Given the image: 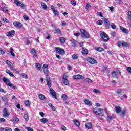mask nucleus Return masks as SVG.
<instances>
[{"mask_svg":"<svg viewBox=\"0 0 131 131\" xmlns=\"http://www.w3.org/2000/svg\"><path fill=\"white\" fill-rule=\"evenodd\" d=\"M6 36L11 37V36H13V35H15V31L14 30L10 31L9 32H7L6 33Z\"/></svg>","mask_w":131,"mask_h":131,"instance_id":"obj_13","label":"nucleus"},{"mask_svg":"<svg viewBox=\"0 0 131 131\" xmlns=\"http://www.w3.org/2000/svg\"><path fill=\"white\" fill-rule=\"evenodd\" d=\"M97 15L101 18H104V15H103V13H102V12H98Z\"/></svg>","mask_w":131,"mask_h":131,"instance_id":"obj_53","label":"nucleus"},{"mask_svg":"<svg viewBox=\"0 0 131 131\" xmlns=\"http://www.w3.org/2000/svg\"><path fill=\"white\" fill-rule=\"evenodd\" d=\"M54 14V16H58V15H59V11H58V10H55V11H53Z\"/></svg>","mask_w":131,"mask_h":131,"instance_id":"obj_51","label":"nucleus"},{"mask_svg":"<svg viewBox=\"0 0 131 131\" xmlns=\"http://www.w3.org/2000/svg\"><path fill=\"white\" fill-rule=\"evenodd\" d=\"M121 46L123 48H127V47H128V43H127V42H123L121 41H118V47L120 48Z\"/></svg>","mask_w":131,"mask_h":131,"instance_id":"obj_6","label":"nucleus"},{"mask_svg":"<svg viewBox=\"0 0 131 131\" xmlns=\"http://www.w3.org/2000/svg\"><path fill=\"white\" fill-rule=\"evenodd\" d=\"M40 121L41 122H42V123H46V122H48V121H49V120H48V119H47L46 118H43L40 119Z\"/></svg>","mask_w":131,"mask_h":131,"instance_id":"obj_29","label":"nucleus"},{"mask_svg":"<svg viewBox=\"0 0 131 131\" xmlns=\"http://www.w3.org/2000/svg\"><path fill=\"white\" fill-rule=\"evenodd\" d=\"M110 26L112 27V29H116V25L114 23L110 24Z\"/></svg>","mask_w":131,"mask_h":131,"instance_id":"obj_42","label":"nucleus"},{"mask_svg":"<svg viewBox=\"0 0 131 131\" xmlns=\"http://www.w3.org/2000/svg\"><path fill=\"white\" fill-rule=\"evenodd\" d=\"M38 97L40 100H41V101H45V100H46V96H45V95L42 94H39Z\"/></svg>","mask_w":131,"mask_h":131,"instance_id":"obj_21","label":"nucleus"},{"mask_svg":"<svg viewBox=\"0 0 131 131\" xmlns=\"http://www.w3.org/2000/svg\"><path fill=\"white\" fill-rule=\"evenodd\" d=\"M126 70H127V71H128V72H129V73H130L131 74V67H127Z\"/></svg>","mask_w":131,"mask_h":131,"instance_id":"obj_56","label":"nucleus"},{"mask_svg":"<svg viewBox=\"0 0 131 131\" xmlns=\"http://www.w3.org/2000/svg\"><path fill=\"white\" fill-rule=\"evenodd\" d=\"M42 68L44 71V74L48 75V74L49 73V66H48V64H44L43 65Z\"/></svg>","mask_w":131,"mask_h":131,"instance_id":"obj_8","label":"nucleus"},{"mask_svg":"<svg viewBox=\"0 0 131 131\" xmlns=\"http://www.w3.org/2000/svg\"><path fill=\"white\" fill-rule=\"evenodd\" d=\"M8 66L10 69H13V68H14V65H13L12 63H10Z\"/></svg>","mask_w":131,"mask_h":131,"instance_id":"obj_57","label":"nucleus"},{"mask_svg":"<svg viewBox=\"0 0 131 131\" xmlns=\"http://www.w3.org/2000/svg\"><path fill=\"white\" fill-rule=\"evenodd\" d=\"M5 131H12V128H9V127H6V129Z\"/></svg>","mask_w":131,"mask_h":131,"instance_id":"obj_64","label":"nucleus"},{"mask_svg":"<svg viewBox=\"0 0 131 131\" xmlns=\"http://www.w3.org/2000/svg\"><path fill=\"white\" fill-rule=\"evenodd\" d=\"M6 128H7V127H6V128L1 127L0 131H6Z\"/></svg>","mask_w":131,"mask_h":131,"instance_id":"obj_63","label":"nucleus"},{"mask_svg":"<svg viewBox=\"0 0 131 131\" xmlns=\"http://www.w3.org/2000/svg\"><path fill=\"white\" fill-rule=\"evenodd\" d=\"M24 43H25V45H30V40H29V39H28V38H25Z\"/></svg>","mask_w":131,"mask_h":131,"instance_id":"obj_31","label":"nucleus"},{"mask_svg":"<svg viewBox=\"0 0 131 131\" xmlns=\"http://www.w3.org/2000/svg\"><path fill=\"white\" fill-rule=\"evenodd\" d=\"M17 6L18 7H21V8H24L25 7L24 4L20 1L18 2V3H17Z\"/></svg>","mask_w":131,"mask_h":131,"instance_id":"obj_32","label":"nucleus"},{"mask_svg":"<svg viewBox=\"0 0 131 131\" xmlns=\"http://www.w3.org/2000/svg\"><path fill=\"white\" fill-rule=\"evenodd\" d=\"M96 23L98 25H102L103 24V21L102 20H98Z\"/></svg>","mask_w":131,"mask_h":131,"instance_id":"obj_55","label":"nucleus"},{"mask_svg":"<svg viewBox=\"0 0 131 131\" xmlns=\"http://www.w3.org/2000/svg\"><path fill=\"white\" fill-rule=\"evenodd\" d=\"M93 92L94 93H100V90H98V89H94Z\"/></svg>","mask_w":131,"mask_h":131,"instance_id":"obj_58","label":"nucleus"},{"mask_svg":"<svg viewBox=\"0 0 131 131\" xmlns=\"http://www.w3.org/2000/svg\"><path fill=\"white\" fill-rule=\"evenodd\" d=\"M10 115V112H8V109L5 108L3 110V117H8Z\"/></svg>","mask_w":131,"mask_h":131,"instance_id":"obj_12","label":"nucleus"},{"mask_svg":"<svg viewBox=\"0 0 131 131\" xmlns=\"http://www.w3.org/2000/svg\"><path fill=\"white\" fill-rule=\"evenodd\" d=\"M95 50H96V51H98V52H103V51H104V49H103V48L98 47H95Z\"/></svg>","mask_w":131,"mask_h":131,"instance_id":"obj_26","label":"nucleus"},{"mask_svg":"<svg viewBox=\"0 0 131 131\" xmlns=\"http://www.w3.org/2000/svg\"><path fill=\"white\" fill-rule=\"evenodd\" d=\"M73 79H84V77L81 75H76L73 76Z\"/></svg>","mask_w":131,"mask_h":131,"instance_id":"obj_14","label":"nucleus"},{"mask_svg":"<svg viewBox=\"0 0 131 131\" xmlns=\"http://www.w3.org/2000/svg\"><path fill=\"white\" fill-rule=\"evenodd\" d=\"M107 118L108 119H109L110 120H112V119H114L115 118H114V116H113L108 115L107 116Z\"/></svg>","mask_w":131,"mask_h":131,"instance_id":"obj_45","label":"nucleus"},{"mask_svg":"<svg viewBox=\"0 0 131 131\" xmlns=\"http://www.w3.org/2000/svg\"><path fill=\"white\" fill-rule=\"evenodd\" d=\"M2 80L4 81V82H5V83H6L8 86L12 88V89H13L14 90L17 89L16 85L10 83V80L8 79L7 78L3 77L2 78Z\"/></svg>","mask_w":131,"mask_h":131,"instance_id":"obj_1","label":"nucleus"},{"mask_svg":"<svg viewBox=\"0 0 131 131\" xmlns=\"http://www.w3.org/2000/svg\"><path fill=\"white\" fill-rule=\"evenodd\" d=\"M72 58L73 60H76V59H78V55L73 54L72 56Z\"/></svg>","mask_w":131,"mask_h":131,"instance_id":"obj_33","label":"nucleus"},{"mask_svg":"<svg viewBox=\"0 0 131 131\" xmlns=\"http://www.w3.org/2000/svg\"><path fill=\"white\" fill-rule=\"evenodd\" d=\"M67 77H68L67 74H64L63 75V78H62V80H68Z\"/></svg>","mask_w":131,"mask_h":131,"instance_id":"obj_52","label":"nucleus"},{"mask_svg":"<svg viewBox=\"0 0 131 131\" xmlns=\"http://www.w3.org/2000/svg\"><path fill=\"white\" fill-rule=\"evenodd\" d=\"M103 22L105 24V27L106 28V29H109V28H110V21L105 18L103 20Z\"/></svg>","mask_w":131,"mask_h":131,"instance_id":"obj_10","label":"nucleus"},{"mask_svg":"<svg viewBox=\"0 0 131 131\" xmlns=\"http://www.w3.org/2000/svg\"><path fill=\"white\" fill-rule=\"evenodd\" d=\"M41 6L42 7L44 10H47V9H48V6H47L46 3H42Z\"/></svg>","mask_w":131,"mask_h":131,"instance_id":"obj_34","label":"nucleus"},{"mask_svg":"<svg viewBox=\"0 0 131 131\" xmlns=\"http://www.w3.org/2000/svg\"><path fill=\"white\" fill-rule=\"evenodd\" d=\"M63 83L65 85H69V82L68 81V79L67 80H62Z\"/></svg>","mask_w":131,"mask_h":131,"instance_id":"obj_47","label":"nucleus"},{"mask_svg":"<svg viewBox=\"0 0 131 131\" xmlns=\"http://www.w3.org/2000/svg\"><path fill=\"white\" fill-rule=\"evenodd\" d=\"M86 61L90 64H97V60L91 57H88L86 59Z\"/></svg>","mask_w":131,"mask_h":131,"instance_id":"obj_9","label":"nucleus"},{"mask_svg":"<svg viewBox=\"0 0 131 131\" xmlns=\"http://www.w3.org/2000/svg\"><path fill=\"white\" fill-rule=\"evenodd\" d=\"M85 82H87L88 83H92V80L87 78L85 79Z\"/></svg>","mask_w":131,"mask_h":131,"instance_id":"obj_41","label":"nucleus"},{"mask_svg":"<svg viewBox=\"0 0 131 131\" xmlns=\"http://www.w3.org/2000/svg\"><path fill=\"white\" fill-rule=\"evenodd\" d=\"M55 32L57 33V34H61L62 32H61V30L59 28H56L55 29Z\"/></svg>","mask_w":131,"mask_h":131,"instance_id":"obj_30","label":"nucleus"},{"mask_svg":"<svg viewBox=\"0 0 131 131\" xmlns=\"http://www.w3.org/2000/svg\"><path fill=\"white\" fill-rule=\"evenodd\" d=\"M46 76V81L51 80V77L49 76V73L47 74H45Z\"/></svg>","mask_w":131,"mask_h":131,"instance_id":"obj_46","label":"nucleus"},{"mask_svg":"<svg viewBox=\"0 0 131 131\" xmlns=\"http://www.w3.org/2000/svg\"><path fill=\"white\" fill-rule=\"evenodd\" d=\"M35 67H36V70H37L38 71H39V70L41 69V65H40V64L38 63H36L35 64Z\"/></svg>","mask_w":131,"mask_h":131,"instance_id":"obj_23","label":"nucleus"},{"mask_svg":"<svg viewBox=\"0 0 131 131\" xmlns=\"http://www.w3.org/2000/svg\"><path fill=\"white\" fill-rule=\"evenodd\" d=\"M25 129H26L27 131H34V130H33V129L31 128V127H25Z\"/></svg>","mask_w":131,"mask_h":131,"instance_id":"obj_50","label":"nucleus"},{"mask_svg":"<svg viewBox=\"0 0 131 131\" xmlns=\"http://www.w3.org/2000/svg\"><path fill=\"white\" fill-rule=\"evenodd\" d=\"M116 34V32L115 31L112 32L111 34L112 36H115Z\"/></svg>","mask_w":131,"mask_h":131,"instance_id":"obj_59","label":"nucleus"},{"mask_svg":"<svg viewBox=\"0 0 131 131\" xmlns=\"http://www.w3.org/2000/svg\"><path fill=\"white\" fill-rule=\"evenodd\" d=\"M120 29L123 33H125L126 34H128V33H129V31L122 26H120Z\"/></svg>","mask_w":131,"mask_h":131,"instance_id":"obj_11","label":"nucleus"},{"mask_svg":"<svg viewBox=\"0 0 131 131\" xmlns=\"http://www.w3.org/2000/svg\"><path fill=\"white\" fill-rule=\"evenodd\" d=\"M121 93H122V90H121V89H119V90H117V95H120V94H121Z\"/></svg>","mask_w":131,"mask_h":131,"instance_id":"obj_54","label":"nucleus"},{"mask_svg":"<svg viewBox=\"0 0 131 131\" xmlns=\"http://www.w3.org/2000/svg\"><path fill=\"white\" fill-rule=\"evenodd\" d=\"M50 94L52 95L53 98H54V99H57V94H56V92H55V91L53 90V89H50Z\"/></svg>","mask_w":131,"mask_h":131,"instance_id":"obj_16","label":"nucleus"},{"mask_svg":"<svg viewBox=\"0 0 131 131\" xmlns=\"http://www.w3.org/2000/svg\"><path fill=\"white\" fill-rule=\"evenodd\" d=\"M60 41L61 43H64V42H65V41H66L65 38L61 37L60 39Z\"/></svg>","mask_w":131,"mask_h":131,"instance_id":"obj_43","label":"nucleus"},{"mask_svg":"<svg viewBox=\"0 0 131 131\" xmlns=\"http://www.w3.org/2000/svg\"><path fill=\"white\" fill-rule=\"evenodd\" d=\"M80 32L81 37L83 38V39L90 38V34H89V33L86 31V30L83 29H81Z\"/></svg>","mask_w":131,"mask_h":131,"instance_id":"obj_2","label":"nucleus"},{"mask_svg":"<svg viewBox=\"0 0 131 131\" xmlns=\"http://www.w3.org/2000/svg\"><path fill=\"white\" fill-rule=\"evenodd\" d=\"M46 81H47V83L48 88H51V86H52V81H51V80Z\"/></svg>","mask_w":131,"mask_h":131,"instance_id":"obj_37","label":"nucleus"},{"mask_svg":"<svg viewBox=\"0 0 131 131\" xmlns=\"http://www.w3.org/2000/svg\"><path fill=\"white\" fill-rule=\"evenodd\" d=\"M13 71H14L15 72V73H17V74L20 73L19 70H17L16 69H14Z\"/></svg>","mask_w":131,"mask_h":131,"instance_id":"obj_62","label":"nucleus"},{"mask_svg":"<svg viewBox=\"0 0 131 131\" xmlns=\"http://www.w3.org/2000/svg\"><path fill=\"white\" fill-rule=\"evenodd\" d=\"M84 102L85 104H86V105H87V106H92V105H93L92 104V102L91 101H89V99H85Z\"/></svg>","mask_w":131,"mask_h":131,"instance_id":"obj_24","label":"nucleus"},{"mask_svg":"<svg viewBox=\"0 0 131 131\" xmlns=\"http://www.w3.org/2000/svg\"><path fill=\"white\" fill-rule=\"evenodd\" d=\"M86 128H88V129H91L92 128V123H87L85 124Z\"/></svg>","mask_w":131,"mask_h":131,"instance_id":"obj_27","label":"nucleus"},{"mask_svg":"<svg viewBox=\"0 0 131 131\" xmlns=\"http://www.w3.org/2000/svg\"><path fill=\"white\" fill-rule=\"evenodd\" d=\"M74 123L76 126H79L80 125V122L78 120L75 121Z\"/></svg>","mask_w":131,"mask_h":131,"instance_id":"obj_36","label":"nucleus"},{"mask_svg":"<svg viewBox=\"0 0 131 131\" xmlns=\"http://www.w3.org/2000/svg\"><path fill=\"white\" fill-rule=\"evenodd\" d=\"M67 97V95H66V94H63L62 95V98L64 100H66V98Z\"/></svg>","mask_w":131,"mask_h":131,"instance_id":"obj_61","label":"nucleus"},{"mask_svg":"<svg viewBox=\"0 0 131 131\" xmlns=\"http://www.w3.org/2000/svg\"><path fill=\"white\" fill-rule=\"evenodd\" d=\"M121 116H122V117H124V116H125V110H122L121 113Z\"/></svg>","mask_w":131,"mask_h":131,"instance_id":"obj_39","label":"nucleus"},{"mask_svg":"<svg viewBox=\"0 0 131 131\" xmlns=\"http://www.w3.org/2000/svg\"><path fill=\"white\" fill-rule=\"evenodd\" d=\"M102 70L104 72H106V73H110V70L107 67H103L102 68Z\"/></svg>","mask_w":131,"mask_h":131,"instance_id":"obj_22","label":"nucleus"},{"mask_svg":"<svg viewBox=\"0 0 131 131\" xmlns=\"http://www.w3.org/2000/svg\"><path fill=\"white\" fill-rule=\"evenodd\" d=\"M88 49H86V48L83 47L82 48V51H81V53L83 55H84L85 56H86V55H88Z\"/></svg>","mask_w":131,"mask_h":131,"instance_id":"obj_19","label":"nucleus"},{"mask_svg":"<svg viewBox=\"0 0 131 131\" xmlns=\"http://www.w3.org/2000/svg\"><path fill=\"white\" fill-rule=\"evenodd\" d=\"M13 25H14L15 27H18V28H21V27H22V24L20 22L14 21L13 22Z\"/></svg>","mask_w":131,"mask_h":131,"instance_id":"obj_17","label":"nucleus"},{"mask_svg":"<svg viewBox=\"0 0 131 131\" xmlns=\"http://www.w3.org/2000/svg\"><path fill=\"white\" fill-rule=\"evenodd\" d=\"M100 36L101 37V41L104 42H106V41L109 40V36L107 35L105 32H101L100 33Z\"/></svg>","mask_w":131,"mask_h":131,"instance_id":"obj_3","label":"nucleus"},{"mask_svg":"<svg viewBox=\"0 0 131 131\" xmlns=\"http://www.w3.org/2000/svg\"><path fill=\"white\" fill-rule=\"evenodd\" d=\"M0 98L3 102H5V105H7V104H8V101H9V100L8 99V97L7 96H1Z\"/></svg>","mask_w":131,"mask_h":131,"instance_id":"obj_15","label":"nucleus"},{"mask_svg":"<svg viewBox=\"0 0 131 131\" xmlns=\"http://www.w3.org/2000/svg\"><path fill=\"white\" fill-rule=\"evenodd\" d=\"M50 8L52 10L53 12H55V10H56V9H55V6L53 5H52Z\"/></svg>","mask_w":131,"mask_h":131,"instance_id":"obj_60","label":"nucleus"},{"mask_svg":"<svg viewBox=\"0 0 131 131\" xmlns=\"http://www.w3.org/2000/svg\"><path fill=\"white\" fill-rule=\"evenodd\" d=\"M128 19L131 21V11H129L128 12Z\"/></svg>","mask_w":131,"mask_h":131,"instance_id":"obj_48","label":"nucleus"},{"mask_svg":"<svg viewBox=\"0 0 131 131\" xmlns=\"http://www.w3.org/2000/svg\"><path fill=\"white\" fill-rule=\"evenodd\" d=\"M25 104L26 105V106H27V107H30V101L29 100H27L25 102Z\"/></svg>","mask_w":131,"mask_h":131,"instance_id":"obj_38","label":"nucleus"},{"mask_svg":"<svg viewBox=\"0 0 131 131\" xmlns=\"http://www.w3.org/2000/svg\"><path fill=\"white\" fill-rule=\"evenodd\" d=\"M20 76L22 77L23 78H24L25 79H27L28 78V76H27V74L25 73H21L20 75Z\"/></svg>","mask_w":131,"mask_h":131,"instance_id":"obj_25","label":"nucleus"},{"mask_svg":"<svg viewBox=\"0 0 131 131\" xmlns=\"http://www.w3.org/2000/svg\"><path fill=\"white\" fill-rule=\"evenodd\" d=\"M116 113H120L121 112V107L119 106H115Z\"/></svg>","mask_w":131,"mask_h":131,"instance_id":"obj_20","label":"nucleus"},{"mask_svg":"<svg viewBox=\"0 0 131 131\" xmlns=\"http://www.w3.org/2000/svg\"><path fill=\"white\" fill-rule=\"evenodd\" d=\"M55 51L56 53H58L59 55H64V54H65V51H64V49L60 48H56Z\"/></svg>","mask_w":131,"mask_h":131,"instance_id":"obj_7","label":"nucleus"},{"mask_svg":"<svg viewBox=\"0 0 131 131\" xmlns=\"http://www.w3.org/2000/svg\"><path fill=\"white\" fill-rule=\"evenodd\" d=\"M102 111H103V109L99 108L97 107H95L93 109V112L95 114H97L99 116H100V115H102Z\"/></svg>","mask_w":131,"mask_h":131,"instance_id":"obj_4","label":"nucleus"},{"mask_svg":"<svg viewBox=\"0 0 131 131\" xmlns=\"http://www.w3.org/2000/svg\"><path fill=\"white\" fill-rule=\"evenodd\" d=\"M2 11L4 13H8V9H7V7H4L3 8Z\"/></svg>","mask_w":131,"mask_h":131,"instance_id":"obj_44","label":"nucleus"},{"mask_svg":"<svg viewBox=\"0 0 131 131\" xmlns=\"http://www.w3.org/2000/svg\"><path fill=\"white\" fill-rule=\"evenodd\" d=\"M71 4L72 6H76V2L75 0H72L71 1Z\"/></svg>","mask_w":131,"mask_h":131,"instance_id":"obj_49","label":"nucleus"},{"mask_svg":"<svg viewBox=\"0 0 131 131\" xmlns=\"http://www.w3.org/2000/svg\"><path fill=\"white\" fill-rule=\"evenodd\" d=\"M71 45H72V48H76V47L77 46V41L74 39H72Z\"/></svg>","mask_w":131,"mask_h":131,"instance_id":"obj_18","label":"nucleus"},{"mask_svg":"<svg viewBox=\"0 0 131 131\" xmlns=\"http://www.w3.org/2000/svg\"><path fill=\"white\" fill-rule=\"evenodd\" d=\"M30 54L33 55L34 59H37V51L35 48H32L30 49Z\"/></svg>","mask_w":131,"mask_h":131,"instance_id":"obj_5","label":"nucleus"},{"mask_svg":"<svg viewBox=\"0 0 131 131\" xmlns=\"http://www.w3.org/2000/svg\"><path fill=\"white\" fill-rule=\"evenodd\" d=\"M13 48L11 47L10 48V54L11 56H12V57H16V55L14 52H13Z\"/></svg>","mask_w":131,"mask_h":131,"instance_id":"obj_35","label":"nucleus"},{"mask_svg":"<svg viewBox=\"0 0 131 131\" xmlns=\"http://www.w3.org/2000/svg\"><path fill=\"white\" fill-rule=\"evenodd\" d=\"M24 118L25 119V120H26V121H28V120H29V116H28V113H26L24 115Z\"/></svg>","mask_w":131,"mask_h":131,"instance_id":"obj_28","label":"nucleus"},{"mask_svg":"<svg viewBox=\"0 0 131 131\" xmlns=\"http://www.w3.org/2000/svg\"><path fill=\"white\" fill-rule=\"evenodd\" d=\"M117 75V73L115 71H113L112 73V77H115Z\"/></svg>","mask_w":131,"mask_h":131,"instance_id":"obj_40","label":"nucleus"}]
</instances>
